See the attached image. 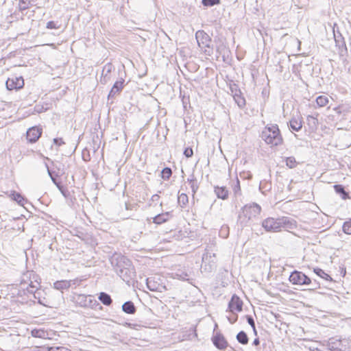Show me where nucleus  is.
<instances>
[{
    "instance_id": "aec40b11",
    "label": "nucleus",
    "mask_w": 351,
    "mask_h": 351,
    "mask_svg": "<svg viewBox=\"0 0 351 351\" xmlns=\"http://www.w3.org/2000/svg\"><path fill=\"white\" fill-rule=\"evenodd\" d=\"M217 197L221 199H227L229 195V191L226 186H216L214 189Z\"/></svg>"
},
{
    "instance_id": "de8ad7c7",
    "label": "nucleus",
    "mask_w": 351,
    "mask_h": 351,
    "mask_svg": "<svg viewBox=\"0 0 351 351\" xmlns=\"http://www.w3.org/2000/svg\"><path fill=\"white\" fill-rule=\"evenodd\" d=\"M217 51L219 53V54H221L223 56V58H225L226 54L228 53V50L226 48L225 46H221L218 47Z\"/></svg>"
},
{
    "instance_id": "423d86ee",
    "label": "nucleus",
    "mask_w": 351,
    "mask_h": 351,
    "mask_svg": "<svg viewBox=\"0 0 351 351\" xmlns=\"http://www.w3.org/2000/svg\"><path fill=\"white\" fill-rule=\"evenodd\" d=\"M328 98L326 95H319L315 99L313 97L308 99V112H313L312 110L317 108L326 106L328 104Z\"/></svg>"
},
{
    "instance_id": "a878e982",
    "label": "nucleus",
    "mask_w": 351,
    "mask_h": 351,
    "mask_svg": "<svg viewBox=\"0 0 351 351\" xmlns=\"http://www.w3.org/2000/svg\"><path fill=\"white\" fill-rule=\"evenodd\" d=\"M10 196L12 199L16 201L20 206H24V205L27 202V199L18 192L12 191Z\"/></svg>"
},
{
    "instance_id": "bf43d9fd",
    "label": "nucleus",
    "mask_w": 351,
    "mask_h": 351,
    "mask_svg": "<svg viewBox=\"0 0 351 351\" xmlns=\"http://www.w3.org/2000/svg\"><path fill=\"white\" fill-rule=\"evenodd\" d=\"M110 77H108V76L101 75V79H100V82L103 84H106L110 81Z\"/></svg>"
},
{
    "instance_id": "052dcab7",
    "label": "nucleus",
    "mask_w": 351,
    "mask_h": 351,
    "mask_svg": "<svg viewBox=\"0 0 351 351\" xmlns=\"http://www.w3.org/2000/svg\"><path fill=\"white\" fill-rule=\"evenodd\" d=\"M33 4H28L27 2H26V4H21L20 3V8L21 10H25L29 8V5H32Z\"/></svg>"
},
{
    "instance_id": "864d4df0",
    "label": "nucleus",
    "mask_w": 351,
    "mask_h": 351,
    "mask_svg": "<svg viewBox=\"0 0 351 351\" xmlns=\"http://www.w3.org/2000/svg\"><path fill=\"white\" fill-rule=\"evenodd\" d=\"M52 182L56 186V187L60 191L65 186L58 180H54L52 178Z\"/></svg>"
},
{
    "instance_id": "72a5a7b5",
    "label": "nucleus",
    "mask_w": 351,
    "mask_h": 351,
    "mask_svg": "<svg viewBox=\"0 0 351 351\" xmlns=\"http://www.w3.org/2000/svg\"><path fill=\"white\" fill-rule=\"evenodd\" d=\"M290 128L294 131H298L302 128V122L301 121L297 120L295 119H292L289 121Z\"/></svg>"
},
{
    "instance_id": "8fccbe9b",
    "label": "nucleus",
    "mask_w": 351,
    "mask_h": 351,
    "mask_svg": "<svg viewBox=\"0 0 351 351\" xmlns=\"http://www.w3.org/2000/svg\"><path fill=\"white\" fill-rule=\"evenodd\" d=\"M245 319H246L247 322L249 324V325L251 327H254V326H256L254 319L252 315H245Z\"/></svg>"
},
{
    "instance_id": "7c9ffc66",
    "label": "nucleus",
    "mask_w": 351,
    "mask_h": 351,
    "mask_svg": "<svg viewBox=\"0 0 351 351\" xmlns=\"http://www.w3.org/2000/svg\"><path fill=\"white\" fill-rule=\"evenodd\" d=\"M233 98L237 104L238 105L239 108L242 109L245 106V99L242 95V93L239 94L236 93V95H233Z\"/></svg>"
},
{
    "instance_id": "f03ea898",
    "label": "nucleus",
    "mask_w": 351,
    "mask_h": 351,
    "mask_svg": "<svg viewBox=\"0 0 351 351\" xmlns=\"http://www.w3.org/2000/svg\"><path fill=\"white\" fill-rule=\"evenodd\" d=\"M262 226L267 232H279L282 229L292 228L293 223L287 217L267 218L262 222Z\"/></svg>"
},
{
    "instance_id": "338daca9",
    "label": "nucleus",
    "mask_w": 351,
    "mask_h": 351,
    "mask_svg": "<svg viewBox=\"0 0 351 351\" xmlns=\"http://www.w3.org/2000/svg\"><path fill=\"white\" fill-rule=\"evenodd\" d=\"M260 344V340H259V338L257 337V338H255L252 342V345L254 346H257Z\"/></svg>"
},
{
    "instance_id": "20e7f679",
    "label": "nucleus",
    "mask_w": 351,
    "mask_h": 351,
    "mask_svg": "<svg viewBox=\"0 0 351 351\" xmlns=\"http://www.w3.org/2000/svg\"><path fill=\"white\" fill-rule=\"evenodd\" d=\"M110 262L115 271H117V269H124L132 265V261L129 258L125 256L117 253H114L112 256Z\"/></svg>"
},
{
    "instance_id": "b1692460",
    "label": "nucleus",
    "mask_w": 351,
    "mask_h": 351,
    "mask_svg": "<svg viewBox=\"0 0 351 351\" xmlns=\"http://www.w3.org/2000/svg\"><path fill=\"white\" fill-rule=\"evenodd\" d=\"M324 345L319 341H314L308 338V351H324Z\"/></svg>"
},
{
    "instance_id": "e433bc0d",
    "label": "nucleus",
    "mask_w": 351,
    "mask_h": 351,
    "mask_svg": "<svg viewBox=\"0 0 351 351\" xmlns=\"http://www.w3.org/2000/svg\"><path fill=\"white\" fill-rule=\"evenodd\" d=\"M172 175V170L170 167H165L161 171V177L165 180H169L170 177Z\"/></svg>"
},
{
    "instance_id": "5fc2aeb1",
    "label": "nucleus",
    "mask_w": 351,
    "mask_h": 351,
    "mask_svg": "<svg viewBox=\"0 0 351 351\" xmlns=\"http://www.w3.org/2000/svg\"><path fill=\"white\" fill-rule=\"evenodd\" d=\"M53 143L56 146L60 147V146L62 145L63 144H64V142L62 138H53Z\"/></svg>"
},
{
    "instance_id": "7ed1b4c3",
    "label": "nucleus",
    "mask_w": 351,
    "mask_h": 351,
    "mask_svg": "<svg viewBox=\"0 0 351 351\" xmlns=\"http://www.w3.org/2000/svg\"><path fill=\"white\" fill-rule=\"evenodd\" d=\"M262 139L267 144L271 146H278L282 143V138L277 125H272L270 127H265L261 135Z\"/></svg>"
},
{
    "instance_id": "c9c22d12",
    "label": "nucleus",
    "mask_w": 351,
    "mask_h": 351,
    "mask_svg": "<svg viewBox=\"0 0 351 351\" xmlns=\"http://www.w3.org/2000/svg\"><path fill=\"white\" fill-rule=\"evenodd\" d=\"M114 69V67L111 63H107L104 66V68L102 69L101 74H102V75L110 77V74Z\"/></svg>"
},
{
    "instance_id": "c85d7f7f",
    "label": "nucleus",
    "mask_w": 351,
    "mask_h": 351,
    "mask_svg": "<svg viewBox=\"0 0 351 351\" xmlns=\"http://www.w3.org/2000/svg\"><path fill=\"white\" fill-rule=\"evenodd\" d=\"M236 339L237 341L242 345H247L249 342V337L247 333L243 330L237 333Z\"/></svg>"
},
{
    "instance_id": "f704fd0d",
    "label": "nucleus",
    "mask_w": 351,
    "mask_h": 351,
    "mask_svg": "<svg viewBox=\"0 0 351 351\" xmlns=\"http://www.w3.org/2000/svg\"><path fill=\"white\" fill-rule=\"evenodd\" d=\"M60 192L68 202L73 203V200H75V198L71 195L66 186H64Z\"/></svg>"
},
{
    "instance_id": "2f4dec72",
    "label": "nucleus",
    "mask_w": 351,
    "mask_h": 351,
    "mask_svg": "<svg viewBox=\"0 0 351 351\" xmlns=\"http://www.w3.org/2000/svg\"><path fill=\"white\" fill-rule=\"evenodd\" d=\"M86 308L99 310H101L103 308L102 306L96 300L92 298L90 295H89V299Z\"/></svg>"
},
{
    "instance_id": "2eb2a0df",
    "label": "nucleus",
    "mask_w": 351,
    "mask_h": 351,
    "mask_svg": "<svg viewBox=\"0 0 351 351\" xmlns=\"http://www.w3.org/2000/svg\"><path fill=\"white\" fill-rule=\"evenodd\" d=\"M319 115V113L311 112V114H308V133L314 132L318 127V119L316 117Z\"/></svg>"
},
{
    "instance_id": "f8f14e48",
    "label": "nucleus",
    "mask_w": 351,
    "mask_h": 351,
    "mask_svg": "<svg viewBox=\"0 0 351 351\" xmlns=\"http://www.w3.org/2000/svg\"><path fill=\"white\" fill-rule=\"evenodd\" d=\"M334 39L336 46L339 49V54L343 56L344 53H346L348 51L347 47L343 37L339 31L337 32L334 31Z\"/></svg>"
},
{
    "instance_id": "f3484780",
    "label": "nucleus",
    "mask_w": 351,
    "mask_h": 351,
    "mask_svg": "<svg viewBox=\"0 0 351 351\" xmlns=\"http://www.w3.org/2000/svg\"><path fill=\"white\" fill-rule=\"evenodd\" d=\"M172 217V215L170 212H165L160 214L157 215L154 217L152 218V222L160 225L168 221L170 218Z\"/></svg>"
},
{
    "instance_id": "f257e3e1",
    "label": "nucleus",
    "mask_w": 351,
    "mask_h": 351,
    "mask_svg": "<svg viewBox=\"0 0 351 351\" xmlns=\"http://www.w3.org/2000/svg\"><path fill=\"white\" fill-rule=\"evenodd\" d=\"M261 210V207L256 203L245 205L239 214L237 223L242 227L250 223L254 218L256 217Z\"/></svg>"
},
{
    "instance_id": "603ef678",
    "label": "nucleus",
    "mask_w": 351,
    "mask_h": 351,
    "mask_svg": "<svg viewBox=\"0 0 351 351\" xmlns=\"http://www.w3.org/2000/svg\"><path fill=\"white\" fill-rule=\"evenodd\" d=\"M47 351H68V349L64 347H49Z\"/></svg>"
},
{
    "instance_id": "69168bd1",
    "label": "nucleus",
    "mask_w": 351,
    "mask_h": 351,
    "mask_svg": "<svg viewBox=\"0 0 351 351\" xmlns=\"http://www.w3.org/2000/svg\"><path fill=\"white\" fill-rule=\"evenodd\" d=\"M195 180H197V178H195L194 173H192L187 178V182H191L192 181Z\"/></svg>"
},
{
    "instance_id": "bb28decb",
    "label": "nucleus",
    "mask_w": 351,
    "mask_h": 351,
    "mask_svg": "<svg viewBox=\"0 0 351 351\" xmlns=\"http://www.w3.org/2000/svg\"><path fill=\"white\" fill-rule=\"evenodd\" d=\"M98 298L104 305L110 306L112 303V299L111 298V296L105 292H101Z\"/></svg>"
},
{
    "instance_id": "79ce46f5",
    "label": "nucleus",
    "mask_w": 351,
    "mask_h": 351,
    "mask_svg": "<svg viewBox=\"0 0 351 351\" xmlns=\"http://www.w3.org/2000/svg\"><path fill=\"white\" fill-rule=\"evenodd\" d=\"M189 184L191 186V191L193 193V196L194 197L195 194L197 191L199 187V182H197V180H193L191 182H189Z\"/></svg>"
},
{
    "instance_id": "09e8293b",
    "label": "nucleus",
    "mask_w": 351,
    "mask_h": 351,
    "mask_svg": "<svg viewBox=\"0 0 351 351\" xmlns=\"http://www.w3.org/2000/svg\"><path fill=\"white\" fill-rule=\"evenodd\" d=\"M287 165L290 168H293L295 167V160L293 157H289L287 158Z\"/></svg>"
},
{
    "instance_id": "4d7b16f0",
    "label": "nucleus",
    "mask_w": 351,
    "mask_h": 351,
    "mask_svg": "<svg viewBox=\"0 0 351 351\" xmlns=\"http://www.w3.org/2000/svg\"><path fill=\"white\" fill-rule=\"evenodd\" d=\"M241 178H243L244 179H252V175L250 172H242L240 173Z\"/></svg>"
},
{
    "instance_id": "5701e85b",
    "label": "nucleus",
    "mask_w": 351,
    "mask_h": 351,
    "mask_svg": "<svg viewBox=\"0 0 351 351\" xmlns=\"http://www.w3.org/2000/svg\"><path fill=\"white\" fill-rule=\"evenodd\" d=\"M146 285L149 290L151 291H161V286L154 280V278H147L146 280Z\"/></svg>"
},
{
    "instance_id": "393cba45",
    "label": "nucleus",
    "mask_w": 351,
    "mask_h": 351,
    "mask_svg": "<svg viewBox=\"0 0 351 351\" xmlns=\"http://www.w3.org/2000/svg\"><path fill=\"white\" fill-rule=\"evenodd\" d=\"M313 272L320 278L328 281V282H332L333 280L330 277L329 274L326 273L323 269L319 268V267H315L313 268Z\"/></svg>"
},
{
    "instance_id": "c756f323",
    "label": "nucleus",
    "mask_w": 351,
    "mask_h": 351,
    "mask_svg": "<svg viewBox=\"0 0 351 351\" xmlns=\"http://www.w3.org/2000/svg\"><path fill=\"white\" fill-rule=\"evenodd\" d=\"M43 293V291L40 290L38 287L36 289V291L34 293V298L38 300V303H39L41 305L47 306V304L45 303V298L43 297L42 295Z\"/></svg>"
},
{
    "instance_id": "473e14b6",
    "label": "nucleus",
    "mask_w": 351,
    "mask_h": 351,
    "mask_svg": "<svg viewBox=\"0 0 351 351\" xmlns=\"http://www.w3.org/2000/svg\"><path fill=\"white\" fill-rule=\"evenodd\" d=\"M178 202L182 208L185 207L189 202V197L187 195L184 193L179 194L178 197Z\"/></svg>"
},
{
    "instance_id": "ddd939ff",
    "label": "nucleus",
    "mask_w": 351,
    "mask_h": 351,
    "mask_svg": "<svg viewBox=\"0 0 351 351\" xmlns=\"http://www.w3.org/2000/svg\"><path fill=\"white\" fill-rule=\"evenodd\" d=\"M343 346L341 339L331 337L327 342V350L330 351H343Z\"/></svg>"
},
{
    "instance_id": "680f3d73",
    "label": "nucleus",
    "mask_w": 351,
    "mask_h": 351,
    "mask_svg": "<svg viewBox=\"0 0 351 351\" xmlns=\"http://www.w3.org/2000/svg\"><path fill=\"white\" fill-rule=\"evenodd\" d=\"M36 0H20V3L21 4H26V2L28 3V4H34Z\"/></svg>"
},
{
    "instance_id": "6ab92c4d",
    "label": "nucleus",
    "mask_w": 351,
    "mask_h": 351,
    "mask_svg": "<svg viewBox=\"0 0 351 351\" xmlns=\"http://www.w3.org/2000/svg\"><path fill=\"white\" fill-rule=\"evenodd\" d=\"M89 296H87L84 294H77L73 296V301L78 306L81 307H87L88 302V298Z\"/></svg>"
},
{
    "instance_id": "4c0bfd02",
    "label": "nucleus",
    "mask_w": 351,
    "mask_h": 351,
    "mask_svg": "<svg viewBox=\"0 0 351 351\" xmlns=\"http://www.w3.org/2000/svg\"><path fill=\"white\" fill-rule=\"evenodd\" d=\"M342 230L344 233L351 234V219L343 223Z\"/></svg>"
},
{
    "instance_id": "49530a36",
    "label": "nucleus",
    "mask_w": 351,
    "mask_h": 351,
    "mask_svg": "<svg viewBox=\"0 0 351 351\" xmlns=\"http://www.w3.org/2000/svg\"><path fill=\"white\" fill-rule=\"evenodd\" d=\"M183 154L186 158H191L193 155V150L191 147H186L184 150Z\"/></svg>"
},
{
    "instance_id": "6e6d98bb",
    "label": "nucleus",
    "mask_w": 351,
    "mask_h": 351,
    "mask_svg": "<svg viewBox=\"0 0 351 351\" xmlns=\"http://www.w3.org/2000/svg\"><path fill=\"white\" fill-rule=\"evenodd\" d=\"M232 314H233L232 316H230V317H228V321L231 324L235 323L237 321V319H238V315L236 313H232Z\"/></svg>"
},
{
    "instance_id": "37998d69",
    "label": "nucleus",
    "mask_w": 351,
    "mask_h": 351,
    "mask_svg": "<svg viewBox=\"0 0 351 351\" xmlns=\"http://www.w3.org/2000/svg\"><path fill=\"white\" fill-rule=\"evenodd\" d=\"M234 193L236 196L241 194V186L239 179L237 178L235 184L232 186Z\"/></svg>"
},
{
    "instance_id": "13d9d810",
    "label": "nucleus",
    "mask_w": 351,
    "mask_h": 351,
    "mask_svg": "<svg viewBox=\"0 0 351 351\" xmlns=\"http://www.w3.org/2000/svg\"><path fill=\"white\" fill-rule=\"evenodd\" d=\"M177 276H178L179 278L182 280H186V281L189 280V278H187L189 276V275L185 272H181V274H178Z\"/></svg>"
},
{
    "instance_id": "9b49d317",
    "label": "nucleus",
    "mask_w": 351,
    "mask_h": 351,
    "mask_svg": "<svg viewBox=\"0 0 351 351\" xmlns=\"http://www.w3.org/2000/svg\"><path fill=\"white\" fill-rule=\"evenodd\" d=\"M289 280L294 285H305L307 284V276L302 272L294 271L291 274Z\"/></svg>"
},
{
    "instance_id": "412c9836",
    "label": "nucleus",
    "mask_w": 351,
    "mask_h": 351,
    "mask_svg": "<svg viewBox=\"0 0 351 351\" xmlns=\"http://www.w3.org/2000/svg\"><path fill=\"white\" fill-rule=\"evenodd\" d=\"M333 189L337 194H338L343 199H348L350 198L349 192L346 191L345 186L342 184H335Z\"/></svg>"
},
{
    "instance_id": "4468645a",
    "label": "nucleus",
    "mask_w": 351,
    "mask_h": 351,
    "mask_svg": "<svg viewBox=\"0 0 351 351\" xmlns=\"http://www.w3.org/2000/svg\"><path fill=\"white\" fill-rule=\"evenodd\" d=\"M195 38L199 46L202 45L205 47H210L211 39L204 31L198 30L195 34Z\"/></svg>"
},
{
    "instance_id": "0e129e2a",
    "label": "nucleus",
    "mask_w": 351,
    "mask_h": 351,
    "mask_svg": "<svg viewBox=\"0 0 351 351\" xmlns=\"http://www.w3.org/2000/svg\"><path fill=\"white\" fill-rule=\"evenodd\" d=\"M51 164L53 165V166L54 167L55 170L56 171L57 170V172L60 173V164H59V165H58L56 163H54L53 161H51Z\"/></svg>"
},
{
    "instance_id": "dca6fc26",
    "label": "nucleus",
    "mask_w": 351,
    "mask_h": 351,
    "mask_svg": "<svg viewBox=\"0 0 351 351\" xmlns=\"http://www.w3.org/2000/svg\"><path fill=\"white\" fill-rule=\"evenodd\" d=\"M124 80L121 79V80L117 81L114 85L112 86L111 90L109 92L108 95V99L113 98L116 94L119 93L124 87Z\"/></svg>"
},
{
    "instance_id": "6e6552de",
    "label": "nucleus",
    "mask_w": 351,
    "mask_h": 351,
    "mask_svg": "<svg viewBox=\"0 0 351 351\" xmlns=\"http://www.w3.org/2000/svg\"><path fill=\"white\" fill-rule=\"evenodd\" d=\"M243 302L241 299L236 294H234L228 302V311L232 313L241 312L243 310Z\"/></svg>"
},
{
    "instance_id": "39448f33",
    "label": "nucleus",
    "mask_w": 351,
    "mask_h": 351,
    "mask_svg": "<svg viewBox=\"0 0 351 351\" xmlns=\"http://www.w3.org/2000/svg\"><path fill=\"white\" fill-rule=\"evenodd\" d=\"M116 273L128 285H130V284L134 282V278L136 276L135 269L132 264L131 266L125 267L124 269H117Z\"/></svg>"
},
{
    "instance_id": "3c124183",
    "label": "nucleus",
    "mask_w": 351,
    "mask_h": 351,
    "mask_svg": "<svg viewBox=\"0 0 351 351\" xmlns=\"http://www.w3.org/2000/svg\"><path fill=\"white\" fill-rule=\"evenodd\" d=\"M230 90L233 95H236V93H241V90L238 88L237 85L233 84L230 86Z\"/></svg>"
},
{
    "instance_id": "a18cd8bd",
    "label": "nucleus",
    "mask_w": 351,
    "mask_h": 351,
    "mask_svg": "<svg viewBox=\"0 0 351 351\" xmlns=\"http://www.w3.org/2000/svg\"><path fill=\"white\" fill-rule=\"evenodd\" d=\"M46 27L47 29H59L60 27V25H58V22H55L53 21H50L47 23Z\"/></svg>"
},
{
    "instance_id": "e2e57ef3",
    "label": "nucleus",
    "mask_w": 351,
    "mask_h": 351,
    "mask_svg": "<svg viewBox=\"0 0 351 351\" xmlns=\"http://www.w3.org/2000/svg\"><path fill=\"white\" fill-rule=\"evenodd\" d=\"M202 268H204V271H210L213 269V265H209L208 267L205 264L204 265L202 266Z\"/></svg>"
},
{
    "instance_id": "1a4fd4ad",
    "label": "nucleus",
    "mask_w": 351,
    "mask_h": 351,
    "mask_svg": "<svg viewBox=\"0 0 351 351\" xmlns=\"http://www.w3.org/2000/svg\"><path fill=\"white\" fill-rule=\"evenodd\" d=\"M212 342L219 350H223L228 346L227 340L220 332H217L213 335L212 337Z\"/></svg>"
},
{
    "instance_id": "c03bdc74",
    "label": "nucleus",
    "mask_w": 351,
    "mask_h": 351,
    "mask_svg": "<svg viewBox=\"0 0 351 351\" xmlns=\"http://www.w3.org/2000/svg\"><path fill=\"white\" fill-rule=\"evenodd\" d=\"M30 280L31 282L33 281V285H37V287H40V278L37 274H33L31 275Z\"/></svg>"
},
{
    "instance_id": "a211bd4d",
    "label": "nucleus",
    "mask_w": 351,
    "mask_h": 351,
    "mask_svg": "<svg viewBox=\"0 0 351 351\" xmlns=\"http://www.w3.org/2000/svg\"><path fill=\"white\" fill-rule=\"evenodd\" d=\"M25 284L21 285V289H19L18 295H34V291L37 289V285H33V281L30 282V284L26 288H25Z\"/></svg>"
},
{
    "instance_id": "a19ab883",
    "label": "nucleus",
    "mask_w": 351,
    "mask_h": 351,
    "mask_svg": "<svg viewBox=\"0 0 351 351\" xmlns=\"http://www.w3.org/2000/svg\"><path fill=\"white\" fill-rule=\"evenodd\" d=\"M202 3L205 7H212L220 3V0H202Z\"/></svg>"
},
{
    "instance_id": "58836bf2",
    "label": "nucleus",
    "mask_w": 351,
    "mask_h": 351,
    "mask_svg": "<svg viewBox=\"0 0 351 351\" xmlns=\"http://www.w3.org/2000/svg\"><path fill=\"white\" fill-rule=\"evenodd\" d=\"M219 236L226 239L229 235V227L227 225H223L219 230Z\"/></svg>"
},
{
    "instance_id": "ea45409f",
    "label": "nucleus",
    "mask_w": 351,
    "mask_h": 351,
    "mask_svg": "<svg viewBox=\"0 0 351 351\" xmlns=\"http://www.w3.org/2000/svg\"><path fill=\"white\" fill-rule=\"evenodd\" d=\"M45 167L47 168V173H48L51 180H52V178L54 180H58L57 178L59 176V172H57L56 170L50 169L48 164H47V163H45Z\"/></svg>"
},
{
    "instance_id": "774afa93",
    "label": "nucleus",
    "mask_w": 351,
    "mask_h": 351,
    "mask_svg": "<svg viewBox=\"0 0 351 351\" xmlns=\"http://www.w3.org/2000/svg\"><path fill=\"white\" fill-rule=\"evenodd\" d=\"M159 198H160L159 195H158V194H154V195H152V200L153 202H157V201L159 199Z\"/></svg>"
},
{
    "instance_id": "9d476101",
    "label": "nucleus",
    "mask_w": 351,
    "mask_h": 351,
    "mask_svg": "<svg viewBox=\"0 0 351 351\" xmlns=\"http://www.w3.org/2000/svg\"><path fill=\"white\" fill-rule=\"evenodd\" d=\"M42 132V128L37 126L32 127L26 132V138L31 143H36L40 137Z\"/></svg>"
},
{
    "instance_id": "cd10ccee",
    "label": "nucleus",
    "mask_w": 351,
    "mask_h": 351,
    "mask_svg": "<svg viewBox=\"0 0 351 351\" xmlns=\"http://www.w3.org/2000/svg\"><path fill=\"white\" fill-rule=\"evenodd\" d=\"M70 282L67 280H59L53 283L54 289L60 291L67 289L70 287Z\"/></svg>"
},
{
    "instance_id": "0eeeda50",
    "label": "nucleus",
    "mask_w": 351,
    "mask_h": 351,
    "mask_svg": "<svg viewBox=\"0 0 351 351\" xmlns=\"http://www.w3.org/2000/svg\"><path fill=\"white\" fill-rule=\"evenodd\" d=\"M24 84V80L22 76L17 77L16 75H12V77H8L5 82L6 88L9 90H20L23 88Z\"/></svg>"
},
{
    "instance_id": "4be33fe9",
    "label": "nucleus",
    "mask_w": 351,
    "mask_h": 351,
    "mask_svg": "<svg viewBox=\"0 0 351 351\" xmlns=\"http://www.w3.org/2000/svg\"><path fill=\"white\" fill-rule=\"evenodd\" d=\"M121 309L125 313L130 315H134L136 312V307L134 302L130 300L124 302L122 304Z\"/></svg>"
}]
</instances>
